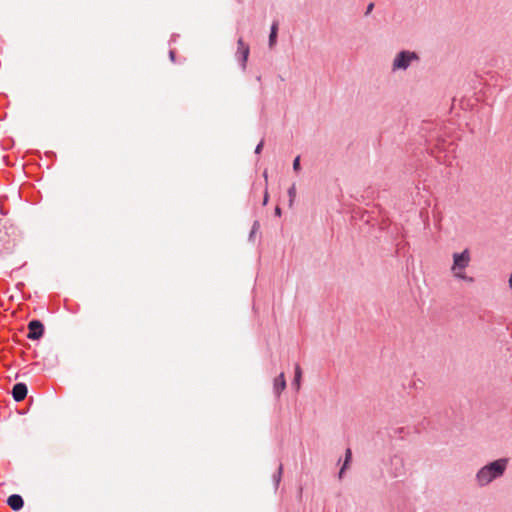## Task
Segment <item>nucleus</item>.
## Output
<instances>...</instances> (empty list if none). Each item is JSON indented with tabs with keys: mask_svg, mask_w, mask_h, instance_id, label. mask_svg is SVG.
<instances>
[{
	"mask_svg": "<svg viewBox=\"0 0 512 512\" xmlns=\"http://www.w3.org/2000/svg\"><path fill=\"white\" fill-rule=\"evenodd\" d=\"M263 177H264L265 181L267 182V180H268V173H267V171H264Z\"/></svg>",
	"mask_w": 512,
	"mask_h": 512,
	"instance_id": "nucleus-20",
	"label": "nucleus"
},
{
	"mask_svg": "<svg viewBox=\"0 0 512 512\" xmlns=\"http://www.w3.org/2000/svg\"><path fill=\"white\" fill-rule=\"evenodd\" d=\"M263 145H264L263 141H261V142L257 145V147H256V149H255V153H256V154H260V153H261L262 148H263Z\"/></svg>",
	"mask_w": 512,
	"mask_h": 512,
	"instance_id": "nucleus-14",
	"label": "nucleus"
},
{
	"mask_svg": "<svg viewBox=\"0 0 512 512\" xmlns=\"http://www.w3.org/2000/svg\"><path fill=\"white\" fill-rule=\"evenodd\" d=\"M29 333L27 337L31 340H38L43 336L44 326L39 320H32L28 324Z\"/></svg>",
	"mask_w": 512,
	"mask_h": 512,
	"instance_id": "nucleus-5",
	"label": "nucleus"
},
{
	"mask_svg": "<svg viewBox=\"0 0 512 512\" xmlns=\"http://www.w3.org/2000/svg\"><path fill=\"white\" fill-rule=\"evenodd\" d=\"M277 31H278V23H273L272 27H271V33H270V36H269V45L272 47L275 42H276V37H277Z\"/></svg>",
	"mask_w": 512,
	"mask_h": 512,
	"instance_id": "nucleus-9",
	"label": "nucleus"
},
{
	"mask_svg": "<svg viewBox=\"0 0 512 512\" xmlns=\"http://www.w3.org/2000/svg\"><path fill=\"white\" fill-rule=\"evenodd\" d=\"M275 214L280 216L281 215V209L279 207H276Z\"/></svg>",
	"mask_w": 512,
	"mask_h": 512,
	"instance_id": "nucleus-19",
	"label": "nucleus"
},
{
	"mask_svg": "<svg viewBox=\"0 0 512 512\" xmlns=\"http://www.w3.org/2000/svg\"><path fill=\"white\" fill-rule=\"evenodd\" d=\"M273 388L277 397L280 396L282 391L285 390L286 379L284 373H281L278 377L275 378Z\"/></svg>",
	"mask_w": 512,
	"mask_h": 512,
	"instance_id": "nucleus-7",
	"label": "nucleus"
},
{
	"mask_svg": "<svg viewBox=\"0 0 512 512\" xmlns=\"http://www.w3.org/2000/svg\"><path fill=\"white\" fill-rule=\"evenodd\" d=\"M453 263L450 271L454 278L473 283L474 278L466 274V269L469 267L471 262V253L468 249H464L462 252H455L452 255Z\"/></svg>",
	"mask_w": 512,
	"mask_h": 512,
	"instance_id": "nucleus-2",
	"label": "nucleus"
},
{
	"mask_svg": "<svg viewBox=\"0 0 512 512\" xmlns=\"http://www.w3.org/2000/svg\"><path fill=\"white\" fill-rule=\"evenodd\" d=\"M351 458H352V452L350 449H347L346 453H345V461H344L343 467L341 468V470L339 472L340 478L342 477L344 470L348 467V464L351 461Z\"/></svg>",
	"mask_w": 512,
	"mask_h": 512,
	"instance_id": "nucleus-11",
	"label": "nucleus"
},
{
	"mask_svg": "<svg viewBox=\"0 0 512 512\" xmlns=\"http://www.w3.org/2000/svg\"><path fill=\"white\" fill-rule=\"evenodd\" d=\"M250 53L249 46L243 41L242 38L237 41L236 57L241 61L242 69H246V63Z\"/></svg>",
	"mask_w": 512,
	"mask_h": 512,
	"instance_id": "nucleus-4",
	"label": "nucleus"
},
{
	"mask_svg": "<svg viewBox=\"0 0 512 512\" xmlns=\"http://www.w3.org/2000/svg\"><path fill=\"white\" fill-rule=\"evenodd\" d=\"M289 206L292 207L296 198V185L293 184L288 190Z\"/></svg>",
	"mask_w": 512,
	"mask_h": 512,
	"instance_id": "nucleus-12",
	"label": "nucleus"
},
{
	"mask_svg": "<svg viewBox=\"0 0 512 512\" xmlns=\"http://www.w3.org/2000/svg\"><path fill=\"white\" fill-rule=\"evenodd\" d=\"M170 57L173 59L174 58V52H170Z\"/></svg>",
	"mask_w": 512,
	"mask_h": 512,
	"instance_id": "nucleus-21",
	"label": "nucleus"
},
{
	"mask_svg": "<svg viewBox=\"0 0 512 512\" xmlns=\"http://www.w3.org/2000/svg\"><path fill=\"white\" fill-rule=\"evenodd\" d=\"M12 395L15 401H22L27 395V387L24 383H17L12 389Z\"/></svg>",
	"mask_w": 512,
	"mask_h": 512,
	"instance_id": "nucleus-6",
	"label": "nucleus"
},
{
	"mask_svg": "<svg viewBox=\"0 0 512 512\" xmlns=\"http://www.w3.org/2000/svg\"><path fill=\"white\" fill-rule=\"evenodd\" d=\"M509 460L500 458L481 467L476 475L475 481L479 487H485L494 480L501 478L507 470Z\"/></svg>",
	"mask_w": 512,
	"mask_h": 512,
	"instance_id": "nucleus-1",
	"label": "nucleus"
},
{
	"mask_svg": "<svg viewBox=\"0 0 512 512\" xmlns=\"http://www.w3.org/2000/svg\"><path fill=\"white\" fill-rule=\"evenodd\" d=\"M293 169H294V171H296V172H297V171H299V169H300V157H299V156H297V157L294 159V161H293Z\"/></svg>",
	"mask_w": 512,
	"mask_h": 512,
	"instance_id": "nucleus-13",
	"label": "nucleus"
},
{
	"mask_svg": "<svg viewBox=\"0 0 512 512\" xmlns=\"http://www.w3.org/2000/svg\"><path fill=\"white\" fill-rule=\"evenodd\" d=\"M373 7H374V4H373V3H370V4L368 5V7H367L366 14L370 13V12L372 11Z\"/></svg>",
	"mask_w": 512,
	"mask_h": 512,
	"instance_id": "nucleus-16",
	"label": "nucleus"
},
{
	"mask_svg": "<svg viewBox=\"0 0 512 512\" xmlns=\"http://www.w3.org/2000/svg\"><path fill=\"white\" fill-rule=\"evenodd\" d=\"M268 192L265 191V194H264V200H263V204L266 205L267 204V201H268Z\"/></svg>",
	"mask_w": 512,
	"mask_h": 512,
	"instance_id": "nucleus-17",
	"label": "nucleus"
},
{
	"mask_svg": "<svg viewBox=\"0 0 512 512\" xmlns=\"http://www.w3.org/2000/svg\"><path fill=\"white\" fill-rule=\"evenodd\" d=\"M281 474H282V465H280L279 470H278V476H277V479H276V485H278L279 482H280Z\"/></svg>",
	"mask_w": 512,
	"mask_h": 512,
	"instance_id": "nucleus-15",
	"label": "nucleus"
},
{
	"mask_svg": "<svg viewBox=\"0 0 512 512\" xmlns=\"http://www.w3.org/2000/svg\"><path fill=\"white\" fill-rule=\"evenodd\" d=\"M301 377H302V371H301L300 366L297 364L295 366V376H294V384H295L297 390L300 389Z\"/></svg>",
	"mask_w": 512,
	"mask_h": 512,
	"instance_id": "nucleus-10",
	"label": "nucleus"
},
{
	"mask_svg": "<svg viewBox=\"0 0 512 512\" xmlns=\"http://www.w3.org/2000/svg\"><path fill=\"white\" fill-rule=\"evenodd\" d=\"M419 57L415 52L401 51L399 52L392 63V70H406L413 61H418Z\"/></svg>",
	"mask_w": 512,
	"mask_h": 512,
	"instance_id": "nucleus-3",
	"label": "nucleus"
},
{
	"mask_svg": "<svg viewBox=\"0 0 512 512\" xmlns=\"http://www.w3.org/2000/svg\"><path fill=\"white\" fill-rule=\"evenodd\" d=\"M7 504L10 506L11 509L18 511L23 507L24 502L20 495L13 494L8 497Z\"/></svg>",
	"mask_w": 512,
	"mask_h": 512,
	"instance_id": "nucleus-8",
	"label": "nucleus"
},
{
	"mask_svg": "<svg viewBox=\"0 0 512 512\" xmlns=\"http://www.w3.org/2000/svg\"><path fill=\"white\" fill-rule=\"evenodd\" d=\"M508 285H509V288L512 290V273L509 276Z\"/></svg>",
	"mask_w": 512,
	"mask_h": 512,
	"instance_id": "nucleus-18",
	"label": "nucleus"
}]
</instances>
